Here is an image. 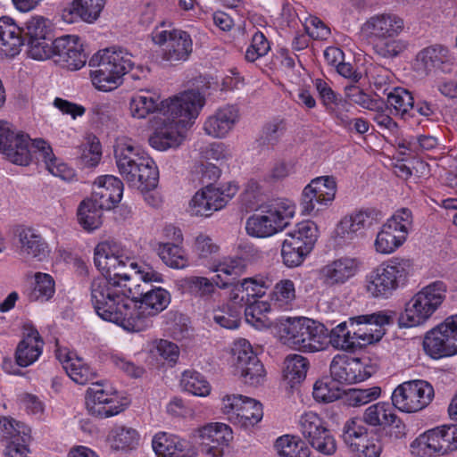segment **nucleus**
<instances>
[{"mask_svg":"<svg viewBox=\"0 0 457 457\" xmlns=\"http://www.w3.org/2000/svg\"><path fill=\"white\" fill-rule=\"evenodd\" d=\"M204 104V96L195 89L170 97L162 104V116L157 119L154 131L149 137L150 145L158 151L179 146Z\"/></svg>","mask_w":457,"mask_h":457,"instance_id":"nucleus-2","label":"nucleus"},{"mask_svg":"<svg viewBox=\"0 0 457 457\" xmlns=\"http://www.w3.org/2000/svg\"><path fill=\"white\" fill-rule=\"evenodd\" d=\"M56 356L67 375L75 383L85 385L96 377V370L75 353L66 349H59Z\"/></svg>","mask_w":457,"mask_h":457,"instance_id":"nucleus-34","label":"nucleus"},{"mask_svg":"<svg viewBox=\"0 0 457 457\" xmlns=\"http://www.w3.org/2000/svg\"><path fill=\"white\" fill-rule=\"evenodd\" d=\"M129 404L128 398L109 384H93L85 394L87 411L99 419L114 417L124 411Z\"/></svg>","mask_w":457,"mask_h":457,"instance_id":"nucleus-12","label":"nucleus"},{"mask_svg":"<svg viewBox=\"0 0 457 457\" xmlns=\"http://www.w3.org/2000/svg\"><path fill=\"white\" fill-rule=\"evenodd\" d=\"M248 398L239 394H225L220 397V411L226 420L235 424L237 420L242 419L239 413Z\"/></svg>","mask_w":457,"mask_h":457,"instance_id":"nucleus-58","label":"nucleus"},{"mask_svg":"<svg viewBox=\"0 0 457 457\" xmlns=\"http://www.w3.org/2000/svg\"><path fill=\"white\" fill-rule=\"evenodd\" d=\"M29 286L26 295L30 302L44 303L55 295V280L49 273L37 271L28 275Z\"/></svg>","mask_w":457,"mask_h":457,"instance_id":"nucleus-39","label":"nucleus"},{"mask_svg":"<svg viewBox=\"0 0 457 457\" xmlns=\"http://www.w3.org/2000/svg\"><path fill=\"white\" fill-rule=\"evenodd\" d=\"M243 307L240 304L228 303L220 306L207 310L210 319L221 328L236 329L239 327Z\"/></svg>","mask_w":457,"mask_h":457,"instance_id":"nucleus-44","label":"nucleus"},{"mask_svg":"<svg viewBox=\"0 0 457 457\" xmlns=\"http://www.w3.org/2000/svg\"><path fill=\"white\" fill-rule=\"evenodd\" d=\"M113 156L118 172L129 187L149 189L157 186L159 170L155 162L132 138L116 137Z\"/></svg>","mask_w":457,"mask_h":457,"instance_id":"nucleus-4","label":"nucleus"},{"mask_svg":"<svg viewBox=\"0 0 457 457\" xmlns=\"http://www.w3.org/2000/svg\"><path fill=\"white\" fill-rule=\"evenodd\" d=\"M311 251L303 249L297 244L286 238L281 244V259L283 264L287 268L299 267L311 253Z\"/></svg>","mask_w":457,"mask_h":457,"instance_id":"nucleus-59","label":"nucleus"},{"mask_svg":"<svg viewBox=\"0 0 457 457\" xmlns=\"http://www.w3.org/2000/svg\"><path fill=\"white\" fill-rule=\"evenodd\" d=\"M206 454L211 457H223L225 450L233 439L232 428L222 422L209 423L196 431Z\"/></svg>","mask_w":457,"mask_h":457,"instance_id":"nucleus-22","label":"nucleus"},{"mask_svg":"<svg viewBox=\"0 0 457 457\" xmlns=\"http://www.w3.org/2000/svg\"><path fill=\"white\" fill-rule=\"evenodd\" d=\"M94 264L103 277L93 279L90 297L96 313L104 321L129 332L146 330L152 318L168 308L170 291L154 287L145 293L128 272L134 270L145 283H163L164 276L150 265L137 262L130 252L113 241L98 243L94 249Z\"/></svg>","mask_w":457,"mask_h":457,"instance_id":"nucleus-1","label":"nucleus"},{"mask_svg":"<svg viewBox=\"0 0 457 457\" xmlns=\"http://www.w3.org/2000/svg\"><path fill=\"white\" fill-rule=\"evenodd\" d=\"M434 398V388L423 379H413L399 384L392 392L393 406L402 413H416L424 410Z\"/></svg>","mask_w":457,"mask_h":457,"instance_id":"nucleus-14","label":"nucleus"},{"mask_svg":"<svg viewBox=\"0 0 457 457\" xmlns=\"http://www.w3.org/2000/svg\"><path fill=\"white\" fill-rule=\"evenodd\" d=\"M342 437L346 446L353 453L360 449L359 446L364 444L369 435L361 421L353 419L345 424Z\"/></svg>","mask_w":457,"mask_h":457,"instance_id":"nucleus-56","label":"nucleus"},{"mask_svg":"<svg viewBox=\"0 0 457 457\" xmlns=\"http://www.w3.org/2000/svg\"><path fill=\"white\" fill-rule=\"evenodd\" d=\"M437 439L442 448L443 455H447L457 450V424L436 427Z\"/></svg>","mask_w":457,"mask_h":457,"instance_id":"nucleus-64","label":"nucleus"},{"mask_svg":"<svg viewBox=\"0 0 457 457\" xmlns=\"http://www.w3.org/2000/svg\"><path fill=\"white\" fill-rule=\"evenodd\" d=\"M379 220L374 209H361L343 217L334 229V237L343 241H351L359 234L372 228Z\"/></svg>","mask_w":457,"mask_h":457,"instance_id":"nucleus-23","label":"nucleus"},{"mask_svg":"<svg viewBox=\"0 0 457 457\" xmlns=\"http://www.w3.org/2000/svg\"><path fill=\"white\" fill-rule=\"evenodd\" d=\"M257 359V353L248 340L238 338L233 342L231 346V361L236 371L246 367V365Z\"/></svg>","mask_w":457,"mask_h":457,"instance_id":"nucleus-55","label":"nucleus"},{"mask_svg":"<svg viewBox=\"0 0 457 457\" xmlns=\"http://www.w3.org/2000/svg\"><path fill=\"white\" fill-rule=\"evenodd\" d=\"M392 403L378 402L370 405L363 413V421L371 427H389L398 419Z\"/></svg>","mask_w":457,"mask_h":457,"instance_id":"nucleus-43","label":"nucleus"},{"mask_svg":"<svg viewBox=\"0 0 457 457\" xmlns=\"http://www.w3.org/2000/svg\"><path fill=\"white\" fill-rule=\"evenodd\" d=\"M303 437L319 453L331 455L337 451V442L324 420L312 411H304L298 420Z\"/></svg>","mask_w":457,"mask_h":457,"instance_id":"nucleus-18","label":"nucleus"},{"mask_svg":"<svg viewBox=\"0 0 457 457\" xmlns=\"http://www.w3.org/2000/svg\"><path fill=\"white\" fill-rule=\"evenodd\" d=\"M296 286L290 278L278 280L269 294V302L278 311H291L295 305Z\"/></svg>","mask_w":457,"mask_h":457,"instance_id":"nucleus-41","label":"nucleus"},{"mask_svg":"<svg viewBox=\"0 0 457 457\" xmlns=\"http://www.w3.org/2000/svg\"><path fill=\"white\" fill-rule=\"evenodd\" d=\"M345 92L349 101L364 109L373 111L383 107V101L381 99L371 97L356 86L346 87Z\"/></svg>","mask_w":457,"mask_h":457,"instance_id":"nucleus-62","label":"nucleus"},{"mask_svg":"<svg viewBox=\"0 0 457 457\" xmlns=\"http://www.w3.org/2000/svg\"><path fill=\"white\" fill-rule=\"evenodd\" d=\"M22 46L21 27L10 16L0 17V53L14 57L21 53Z\"/></svg>","mask_w":457,"mask_h":457,"instance_id":"nucleus-35","label":"nucleus"},{"mask_svg":"<svg viewBox=\"0 0 457 457\" xmlns=\"http://www.w3.org/2000/svg\"><path fill=\"white\" fill-rule=\"evenodd\" d=\"M102 155L103 150L99 138L93 134L87 135L79 146L81 164L87 168L96 167L99 164Z\"/></svg>","mask_w":457,"mask_h":457,"instance_id":"nucleus-54","label":"nucleus"},{"mask_svg":"<svg viewBox=\"0 0 457 457\" xmlns=\"http://www.w3.org/2000/svg\"><path fill=\"white\" fill-rule=\"evenodd\" d=\"M105 0H72L61 12L62 20L68 24L79 21L94 23L105 5Z\"/></svg>","mask_w":457,"mask_h":457,"instance_id":"nucleus-32","label":"nucleus"},{"mask_svg":"<svg viewBox=\"0 0 457 457\" xmlns=\"http://www.w3.org/2000/svg\"><path fill=\"white\" fill-rule=\"evenodd\" d=\"M337 190V179L333 176H320L312 179L303 189L300 205L305 215L317 216L332 204Z\"/></svg>","mask_w":457,"mask_h":457,"instance_id":"nucleus-16","label":"nucleus"},{"mask_svg":"<svg viewBox=\"0 0 457 457\" xmlns=\"http://www.w3.org/2000/svg\"><path fill=\"white\" fill-rule=\"evenodd\" d=\"M154 250L162 263L172 270L190 267L189 255L182 244L157 242Z\"/></svg>","mask_w":457,"mask_h":457,"instance_id":"nucleus-40","label":"nucleus"},{"mask_svg":"<svg viewBox=\"0 0 457 457\" xmlns=\"http://www.w3.org/2000/svg\"><path fill=\"white\" fill-rule=\"evenodd\" d=\"M447 288L442 280L433 281L420 288L409 300L400 315V327L414 328L425 324L445 302Z\"/></svg>","mask_w":457,"mask_h":457,"instance_id":"nucleus-10","label":"nucleus"},{"mask_svg":"<svg viewBox=\"0 0 457 457\" xmlns=\"http://www.w3.org/2000/svg\"><path fill=\"white\" fill-rule=\"evenodd\" d=\"M387 104L395 116L407 120L414 110V100L411 92L403 87H395L387 94Z\"/></svg>","mask_w":457,"mask_h":457,"instance_id":"nucleus-52","label":"nucleus"},{"mask_svg":"<svg viewBox=\"0 0 457 457\" xmlns=\"http://www.w3.org/2000/svg\"><path fill=\"white\" fill-rule=\"evenodd\" d=\"M269 184L263 180V176L248 179L240 195L242 204L250 210L259 207L268 193Z\"/></svg>","mask_w":457,"mask_h":457,"instance_id":"nucleus-49","label":"nucleus"},{"mask_svg":"<svg viewBox=\"0 0 457 457\" xmlns=\"http://www.w3.org/2000/svg\"><path fill=\"white\" fill-rule=\"evenodd\" d=\"M412 228V214L407 208L396 210L378 228L371 244L376 254L396 253L406 242Z\"/></svg>","mask_w":457,"mask_h":457,"instance_id":"nucleus-11","label":"nucleus"},{"mask_svg":"<svg viewBox=\"0 0 457 457\" xmlns=\"http://www.w3.org/2000/svg\"><path fill=\"white\" fill-rule=\"evenodd\" d=\"M273 447L278 457H310L308 446L297 436H280L275 440Z\"/></svg>","mask_w":457,"mask_h":457,"instance_id":"nucleus-50","label":"nucleus"},{"mask_svg":"<svg viewBox=\"0 0 457 457\" xmlns=\"http://www.w3.org/2000/svg\"><path fill=\"white\" fill-rule=\"evenodd\" d=\"M422 345L426 354L435 360L457 354V344L442 322L425 334Z\"/></svg>","mask_w":457,"mask_h":457,"instance_id":"nucleus-29","label":"nucleus"},{"mask_svg":"<svg viewBox=\"0 0 457 457\" xmlns=\"http://www.w3.org/2000/svg\"><path fill=\"white\" fill-rule=\"evenodd\" d=\"M123 183L113 175L98 176L93 183L92 199L102 208L110 210L122 199Z\"/></svg>","mask_w":457,"mask_h":457,"instance_id":"nucleus-31","label":"nucleus"},{"mask_svg":"<svg viewBox=\"0 0 457 457\" xmlns=\"http://www.w3.org/2000/svg\"><path fill=\"white\" fill-rule=\"evenodd\" d=\"M179 287L194 296L208 298L215 295L216 288L226 289L232 284L220 276L212 278L202 276L187 277L179 281Z\"/></svg>","mask_w":457,"mask_h":457,"instance_id":"nucleus-33","label":"nucleus"},{"mask_svg":"<svg viewBox=\"0 0 457 457\" xmlns=\"http://www.w3.org/2000/svg\"><path fill=\"white\" fill-rule=\"evenodd\" d=\"M417 60L426 69H436L445 74H449L453 71L455 63L453 53L441 45L424 48L418 54Z\"/></svg>","mask_w":457,"mask_h":457,"instance_id":"nucleus-37","label":"nucleus"},{"mask_svg":"<svg viewBox=\"0 0 457 457\" xmlns=\"http://www.w3.org/2000/svg\"><path fill=\"white\" fill-rule=\"evenodd\" d=\"M342 394L343 390L332 378H320L313 385V398L320 403H332L339 399Z\"/></svg>","mask_w":457,"mask_h":457,"instance_id":"nucleus-57","label":"nucleus"},{"mask_svg":"<svg viewBox=\"0 0 457 457\" xmlns=\"http://www.w3.org/2000/svg\"><path fill=\"white\" fill-rule=\"evenodd\" d=\"M249 261L248 257L226 256L204 266L210 272L215 273V276H220L229 281V278H237L245 271Z\"/></svg>","mask_w":457,"mask_h":457,"instance_id":"nucleus-42","label":"nucleus"},{"mask_svg":"<svg viewBox=\"0 0 457 457\" xmlns=\"http://www.w3.org/2000/svg\"><path fill=\"white\" fill-rule=\"evenodd\" d=\"M51 21L41 15H33L24 21L21 30L27 55L36 61L49 59L51 44Z\"/></svg>","mask_w":457,"mask_h":457,"instance_id":"nucleus-15","label":"nucleus"},{"mask_svg":"<svg viewBox=\"0 0 457 457\" xmlns=\"http://www.w3.org/2000/svg\"><path fill=\"white\" fill-rule=\"evenodd\" d=\"M239 120V108L235 104H226L205 119L203 129L212 138L224 139L232 132Z\"/></svg>","mask_w":457,"mask_h":457,"instance_id":"nucleus-26","label":"nucleus"},{"mask_svg":"<svg viewBox=\"0 0 457 457\" xmlns=\"http://www.w3.org/2000/svg\"><path fill=\"white\" fill-rule=\"evenodd\" d=\"M15 235L19 243V253L23 258L45 262L50 257V245L36 228L20 226L16 228Z\"/></svg>","mask_w":457,"mask_h":457,"instance_id":"nucleus-25","label":"nucleus"},{"mask_svg":"<svg viewBox=\"0 0 457 457\" xmlns=\"http://www.w3.org/2000/svg\"><path fill=\"white\" fill-rule=\"evenodd\" d=\"M357 257L344 255L328 262L317 271V278L328 287H337L353 278L361 270Z\"/></svg>","mask_w":457,"mask_h":457,"instance_id":"nucleus-21","label":"nucleus"},{"mask_svg":"<svg viewBox=\"0 0 457 457\" xmlns=\"http://www.w3.org/2000/svg\"><path fill=\"white\" fill-rule=\"evenodd\" d=\"M36 153H38L39 159L46 170L54 177L65 181H71L75 176V170L62 160L57 158L53 153L51 145L46 140H37L33 143Z\"/></svg>","mask_w":457,"mask_h":457,"instance_id":"nucleus-38","label":"nucleus"},{"mask_svg":"<svg viewBox=\"0 0 457 457\" xmlns=\"http://www.w3.org/2000/svg\"><path fill=\"white\" fill-rule=\"evenodd\" d=\"M309 368L310 362L306 357L298 353H291L284 361V380L291 387L298 386L306 378Z\"/></svg>","mask_w":457,"mask_h":457,"instance_id":"nucleus-45","label":"nucleus"},{"mask_svg":"<svg viewBox=\"0 0 457 457\" xmlns=\"http://www.w3.org/2000/svg\"><path fill=\"white\" fill-rule=\"evenodd\" d=\"M179 385L184 392L198 397H207L212 392V386L207 378L195 370H184Z\"/></svg>","mask_w":457,"mask_h":457,"instance_id":"nucleus-51","label":"nucleus"},{"mask_svg":"<svg viewBox=\"0 0 457 457\" xmlns=\"http://www.w3.org/2000/svg\"><path fill=\"white\" fill-rule=\"evenodd\" d=\"M272 285L268 274H256L245 278L233 284L229 293L230 303L244 306L254 300H259L266 295Z\"/></svg>","mask_w":457,"mask_h":457,"instance_id":"nucleus-24","label":"nucleus"},{"mask_svg":"<svg viewBox=\"0 0 457 457\" xmlns=\"http://www.w3.org/2000/svg\"><path fill=\"white\" fill-rule=\"evenodd\" d=\"M393 321L388 311L349 317L328 331V345L354 353L379 342L386 334L385 326Z\"/></svg>","mask_w":457,"mask_h":457,"instance_id":"nucleus-3","label":"nucleus"},{"mask_svg":"<svg viewBox=\"0 0 457 457\" xmlns=\"http://www.w3.org/2000/svg\"><path fill=\"white\" fill-rule=\"evenodd\" d=\"M278 335L284 345L299 352L317 353L328 347L327 328L311 318H282L278 325Z\"/></svg>","mask_w":457,"mask_h":457,"instance_id":"nucleus-8","label":"nucleus"},{"mask_svg":"<svg viewBox=\"0 0 457 457\" xmlns=\"http://www.w3.org/2000/svg\"><path fill=\"white\" fill-rule=\"evenodd\" d=\"M154 45L162 46L161 55L168 62H186L193 51V40L189 33L179 29H167L164 21L151 33Z\"/></svg>","mask_w":457,"mask_h":457,"instance_id":"nucleus-13","label":"nucleus"},{"mask_svg":"<svg viewBox=\"0 0 457 457\" xmlns=\"http://www.w3.org/2000/svg\"><path fill=\"white\" fill-rule=\"evenodd\" d=\"M242 381L248 386H257L265 381L266 370L259 358L237 371Z\"/></svg>","mask_w":457,"mask_h":457,"instance_id":"nucleus-63","label":"nucleus"},{"mask_svg":"<svg viewBox=\"0 0 457 457\" xmlns=\"http://www.w3.org/2000/svg\"><path fill=\"white\" fill-rule=\"evenodd\" d=\"M329 371L331 378L343 386L366 380L371 377L373 369L366 358L337 353L330 362Z\"/></svg>","mask_w":457,"mask_h":457,"instance_id":"nucleus-19","label":"nucleus"},{"mask_svg":"<svg viewBox=\"0 0 457 457\" xmlns=\"http://www.w3.org/2000/svg\"><path fill=\"white\" fill-rule=\"evenodd\" d=\"M239 416H242V419L237 420L235 425L243 428L253 427L262 420V404L259 401L249 397L244 403Z\"/></svg>","mask_w":457,"mask_h":457,"instance_id":"nucleus-60","label":"nucleus"},{"mask_svg":"<svg viewBox=\"0 0 457 457\" xmlns=\"http://www.w3.org/2000/svg\"><path fill=\"white\" fill-rule=\"evenodd\" d=\"M212 214L224 209L239 190L237 182L211 183L200 188Z\"/></svg>","mask_w":457,"mask_h":457,"instance_id":"nucleus-36","label":"nucleus"},{"mask_svg":"<svg viewBox=\"0 0 457 457\" xmlns=\"http://www.w3.org/2000/svg\"><path fill=\"white\" fill-rule=\"evenodd\" d=\"M37 140L41 139L31 140L27 134L12 130L9 123L0 120V152L11 162L27 166L34 156L38 160L39 154L33 146Z\"/></svg>","mask_w":457,"mask_h":457,"instance_id":"nucleus-17","label":"nucleus"},{"mask_svg":"<svg viewBox=\"0 0 457 457\" xmlns=\"http://www.w3.org/2000/svg\"><path fill=\"white\" fill-rule=\"evenodd\" d=\"M22 339L16 352V362L21 367H28L36 362L43 353L44 341L31 321L22 324Z\"/></svg>","mask_w":457,"mask_h":457,"instance_id":"nucleus-28","label":"nucleus"},{"mask_svg":"<svg viewBox=\"0 0 457 457\" xmlns=\"http://www.w3.org/2000/svg\"><path fill=\"white\" fill-rule=\"evenodd\" d=\"M29 430L23 423L9 417H0V438L7 440H16L22 437L29 438Z\"/></svg>","mask_w":457,"mask_h":457,"instance_id":"nucleus-61","label":"nucleus"},{"mask_svg":"<svg viewBox=\"0 0 457 457\" xmlns=\"http://www.w3.org/2000/svg\"><path fill=\"white\" fill-rule=\"evenodd\" d=\"M169 100H160V96L148 88L134 92L129 99V114L134 120H145L149 115L156 114V119L162 116V104Z\"/></svg>","mask_w":457,"mask_h":457,"instance_id":"nucleus-30","label":"nucleus"},{"mask_svg":"<svg viewBox=\"0 0 457 457\" xmlns=\"http://www.w3.org/2000/svg\"><path fill=\"white\" fill-rule=\"evenodd\" d=\"M49 59L54 58L56 62L61 63L71 71L81 69L87 62L81 38L77 35H64L53 40Z\"/></svg>","mask_w":457,"mask_h":457,"instance_id":"nucleus-20","label":"nucleus"},{"mask_svg":"<svg viewBox=\"0 0 457 457\" xmlns=\"http://www.w3.org/2000/svg\"><path fill=\"white\" fill-rule=\"evenodd\" d=\"M410 452L416 457L444 456L436 428L425 431L412 440Z\"/></svg>","mask_w":457,"mask_h":457,"instance_id":"nucleus-47","label":"nucleus"},{"mask_svg":"<svg viewBox=\"0 0 457 457\" xmlns=\"http://www.w3.org/2000/svg\"><path fill=\"white\" fill-rule=\"evenodd\" d=\"M244 307L245 321L248 324L260 330L270 327L272 322L268 317V313L274 308L269 301L254 300Z\"/></svg>","mask_w":457,"mask_h":457,"instance_id":"nucleus-48","label":"nucleus"},{"mask_svg":"<svg viewBox=\"0 0 457 457\" xmlns=\"http://www.w3.org/2000/svg\"><path fill=\"white\" fill-rule=\"evenodd\" d=\"M88 64L92 87L102 93H112L123 85L125 75L133 70L135 62L127 50L110 47L94 54Z\"/></svg>","mask_w":457,"mask_h":457,"instance_id":"nucleus-6","label":"nucleus"},{"mask_svg":"<svg viewBox=\"0 0 457 457\" xmlns=\"http://www.w3.org/2000/svg\"><path fill=\"white\" fill-rule=\"evenodd\" d=\"M103 209L92 198L82 201L77 213L78 221L80 226L87 231L97 229L102 224Z\"/></svg>","mask_w":457,"mask_h":457,"instance_id":"nucleus-53","label":"nucleus"},{"mask_svg":"<svg viewBox=\"0 0 457 457\" xmlns=\"http://www.w3.org/2000/svg\"><path fill=\"white\" fill-rule=\"evenodd\" d=\"M142 436L134 427L125 424H115L112 427L105 438L109 448L124 457H131L139 449Z\"/></svg>","mask_w":457,"mask_h":457,"instance_id":"nucleus-27","label":"nucleus"},{"mask_svg":"<svg viewBox=\"0 0 457 457\" xmlns=\"http://www.w3.org/2000/svg\"><path fill=\"white\" fill-rule=\"evenodd\" d=\"M415 271L413 259L394 256L375 266L364 276L363 290L370 298L390 299L409 285Z\"/></svg>","mask_w":457,"mask_h":457,"instance_id":"nucleus-5","label":"nucleus"},{"mask_svg":"<svg viewBox=\"0 0 457 457\" xmlns=\"http://www.w3.org/2000/svg\"><path fill=\"white\" fill-rule=\"evenodd\" d=\"M318 237V227L311 220L298 222L285 235L286 239L311 252L313 250Z\"/></svg>","mask_w":457,"mask_h":457,"instance_id":"nucleus-46","label":"nucleus"},{"mask_svg":"<svg viewBox=\"0 0 457 457\" xmlns=\"http://www.w3.org/2000/svg\"><path fill=\"white\" fill-rule=\"evenodd\" d=\"M405 28L404 20L397 13L382 12L370 16L361 25V35L371 43L375 53L383 58H395L407 44L399 38Z\"/></svg>","mask_w":457,"mask_h":457,"instance_id":"nucleus-7","label":"nucleus"},{"mask_svg":"<svg viewBox=\"0 0 457 457\" xmlns=\"http://www.w3.org/2000/svg\"><path fill=\"white\" fill-rule=\"evenodd\" d=\"M296 204L287 197L273 198L261 206L260 212L245 220L246 234L268 238L284 231L295 215Z\"/></svg>","mask_w":457,"mask_h":457,"instance_id":"nucleus-9","label":"nucleus"}]
</instances>
